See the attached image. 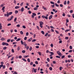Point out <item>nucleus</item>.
I'll return each instance as SVG.
<instances>
[{
	"label": "nucleus",
	"mask_w": 74,
	"mask_h": 74,
	"mask_svg": "<svg viewBox=\"0 0 74 74\" xmlns=\"http://www.w3.org/2000/svg\"><path fill=\"white\" fill-rule=\"evenodd\" d=\"M57 54H58V55H60V56H62V55H62V54L60 52V51H57Z\"/></svg>",
	"instance_id": "obj_1"
},
{
	"label": "nucleus",
	"mask_w": 74,
	"mask_h": 74,
	"mask_svg": "<svg viewBox=\"0 0 74 74\" xmlns=\"http://www.w3.org/2000/svg\"><path fill=\"white\" fill-rule=\"evenodd\" d=\"M53 16L52 15H50L49 17V19H52V17Z\"/></svg>",
	"instance_id": "obj_2"
},
{
	"label": "nucleus",
	"mask_w": 74,
	"mask_h": 74,
	"mask_svg": "<svg viewBox=\"0 0 74 74\" xmlns=\"http://www.w3.org/2000/svg\"><path fill=\"white\" fill-rule=\"evenodd\" d=\"M23 45H25V47H27V44L25 42H24V44Z\"/></svg>",
	"instance_id": "obj_3"
},
{
	"label": "nucleus",
	"mask_w": 74,
	"mask_h": 74,
	"mask_svg": "<svg viewBox=\"0 0 74 74\" xmlns=\"http://www.w3.org/2000/svg\"><path fill=\"white\" fill-rule=\"evenodd\" d=\"M20 8V7L18 6H17L15 7V9H18V8Z\"/></svg>",
	"instance_id": "obj_4"
},
{
	"label": "nucleus",
	"mask_w": 74,
	"mask_h": 74,
	"mask_svg": "<svg viewBox=\"0 0 74 74\" xmlns=\"http://www.w3.org/2000/svg\"><path fill=\"white\" fill-rule=\"evenodd\" d=\"M21 12H23L24 11V8L23 7L21 9ZM21 10H20V11Z\"/></svg>",
	"instance_id": "obj_5"
},
{
	"label": "nucleus",
	"mask_w": 74,
	"mask_h": 74,
	"mask_svg": "<svg viewBox=\"0 0 74 74\" xmlns=\"http://www.w3.org/2000/svg\"><path fill=\"white\" fill-rule=\"evenodd\" d=\"M32 40V38H31L29 39L28 40V41L29 42H30Z\"/></svg>",
	"instance_id": "obj_6"
},
{
	"label": "nucleus",
	"mask_w": 74,
	"mask_h": 74,
	"mask_svg": "<svg viewBox=\"0 0 74 74\" xmlns=\"http://www.w3.org/2000/svg\"><path fill=\"white\" fill-rule=\"evenodd\" d=\"M39 23H40V25H43L44 24V23L42 21H40L39 22Z\"/></svg>",
	"instance_id": "obj_7"
},
{
	"label": "nucleus",
	"mask_w": 74,
	"mask_h": 74,
	"mask_svg": "<svg viewBox=\"0 0 74 74\" xmlns=\"http://www.w3.org/2000/svg\"><path fill=\"white\" fill-rule=\"evenodd\" d=\"M21 44H22V45H23L24 44V42H23V41L22 40H21Z\"/></svg>",
	"instance_id": "obj_8"
},
{
	"label": "nucleus",
	"mask_w": 74,
	"mask_h": 74,
	"mask_svg": "<svg viewBox=\"0 0 74 74\" xmlns=\"http://www.w3.org/2000/svg\"><path fill=\"white\" fill-rule=\"evenodd\" d=\"M5 40V38H2L1 39V40Z\"/></svg>",
	"instance_id": "obj_9"
},
{
	"label": "nucleus",
	"mask_w": 74,
	"mask_h": 74,
	"mask_svg": "<svg viewBox=\"0 0 74 74\" xmlns=\"http://www.w3.org/2000/svg\"><path fill=\"white\" fill-rule=\"evenodd\" d=\"M29 56V55L25 56H23V58H27V57H28Z\"/></svg>",
	"instance_id": "obj_10"
},
{
	"label": "nucleus",
	"mask_w": 74,
	"mask_h": 74,
	"mask_svg": "<svg viewBox=\"0 0 74 74\" xmlns=\"http://www.w3.org/2000/svg\"><path fill=\"white\" fill-rule=\"evenodd\" d=\"M37 69H34V70L33 71L36 73V72H37Z\"/></svg>",
	"instance_id": "obj_11"
},
{
	"label": "nucleus",
	"mask_w": 74,
	"mask_h": 74,
	"mask_svg": "<svg viewBox=\"0 0 74 74\" xmlns=\"http://www.w3.org/2000/svg\"><path fill=\"white\" fill-rule=\"evenodd\" d=\"M21 40V38H18L17 39V40H16V41H19Z\"/></svg>",
	"instance_id": "obj_12"
},
{
	"label": "nucleus",
	"mask_w": 74,
	"mask_h": 74,
	"mask_svg": "<svg viewBox=\"0 0 74 74\" xmlns=\"http://www.w3.org/2000/svg\"><path fill=\"white\" fill-rule=\"evenodd\" d=\"M15 14H18V11L17 10L15 11Z\"/></svg>",
	"instance_id": "obj_13"
},
{
	"label": "nucleus",
	"mask_w": 74,
	"mask_h": 74,
	"mask_svg": "<svg viewBox=\"0 0 74 74\" xmlns=\"http://www.w3.org/2000/svg\"><path fill=\"white\" fill-rule=\"evenodd\" d=\"M22 60H23V61H24L25 62H26L27 61L26 60V59L24 58H22Z\"/></svg>",
	"instance_id": "obj_14"
},
{
	"label": "nucleus",
	"mask_w": 74,
	"mask_h": 74,
	"mask_svg": "<svg viewBox=\"0 0 74 74\" xmlns=\"http://www.w3.org/2000/svg\"><path fill=\"white\" fill-rule=\"evenodd\" d=\"M22 52L23 53H25L26 52V51L25 50H23L22 51Z\"/></svg>",
	"instance_id": "obj_15"
},
{
	"label": "nucleus",
	"mask_w": 74,
	"mask_h": 74,
	"mask_svg": "<svg viewBox=\"0 0 74 74\" xmlns=\"http://www.w3.org/2000/svg\"><path fill=\"white\" fill-rule=\"evenodd\" d=\"M3 49L4 50H5V49H7V47H3Z\"/></svg>",
	"instance_id": "obj_16"
},
{
	"label": "nucleus",
	"mask_w": 74,
	"mask_h": 74,
	"mask_svg": "<svg viewBox=\"0 0 74 74\" xmlns=\"http://www.w3.org/2000/svg\"><path fill=\"white\" fill-rule=\"evenodd\" d=\"M65 58V56H64V55H63L62 56L61 58L63 59V58Z\"/></svg>",
	"instance_id": "obj_17"
},
{
	"label": "nucleus",
	"mask_w": 74,
	"mask_h": 74,
	"mask_svg": "<svg viewBox=\"0 0 74 74\" xmlns=\"http://www.w3.org/2000/svg\"><path fill=\"white\" fill-rule=\"evenodd\" d=\"M5 9V7H3L2 9V10H3V11H4V9Z\"/></svg>",
	"instance_id": "obj_18"
},
{
	"label": "nucleus",
	"mask_w": 74,
	"mask_h": 74,
	"mask_svg": "<svg viewBox=\"0 0 74 74\" xmlns=\"http://www.w3.org/2000/svg\"><path fill=\"white\" fill-rule=\"evenodd\" d=\"M17 51H19L20 50V47H17Z\"/></svg>",
	"instance_id": "obj_19"
},
{
	"label": "nucleus",
	"mask_w": 74,
	"mask_h": 74,
	"mask_svg": "<svg viewBox=\"0 0 74 74\" xmlns=\"http://www.w3.org/2000/svg\"><path fill=\"white\" fill-rule=\"evenodd\" d=\"M41 33L42 34H45V33H44V32L43 31H41Z\"/></svg>",
	"instance_id": "obj_20"
},
{
	"label": "nucleus",
	"mask_w": 74,
	"mask_h": 74,
	"mask_svg": "<svg viewBox=\"0 0 74 74\" xmlns=\"http://www.w3.org/2000/svg\"><path fill=\"white\" fill-rule=\"evenodd\" d=\"M9 44L8 43H7V42H5V45H7V46H8Z\"/></svg>",
	"instance_id": "obj_21"
},
{
	"label": "nucleus",
	"mask_w": 74,
	"mask_h": 74,
	"mask_svg": "<svg viewBox=\"0 0 74 74\" xmlns=\"http://www.w3.org/2000/svg\"><path fill=\"white\" fill-rule=\"evenodd\" d=\"M29 50L30 51H32V47H30L29 49Z\"/></svg>",
	"instance_id": "obj_22"
},
{
	"label": "nucleus",
	"mask_w": 74,
	"mask_h": 74,
	"mask_svg": "<svg viewBox=\"0 0 74 74\" xmlns=\"http://www.w3.org/2000/svg\"><path fill=\"white\" fill-rule=\"evenodd\" d=\"M34 10H38V8H37L36 7L34 8Z\"/></svg>",
	"instance_id": "obj_23"
},
{
	"label": "nucleus",
	"mask_w": 74,
	"mask_h": 74,
	"mask_svg": "<svg viewBox=\"0 0 74 74\" xmlns=\"http://www.w3.org/2000/svg\"><path fill=\"white\" fill-rule=\"evenodd\" d=\"M40 27H41V28H42V27H43V26H42V25L40 24Z\"/></svg>",
	"instance_id": "obj_24"
},
{
	"label": "nucleus",
	"mask_w": 74,
	"mask_h": 74,
	"mask_svg": "<svg viewBox=\"0 0 74 74\" xmlns=\"http://www.w3.org/2000/svg\"><path fill=\"white\" fill-rule=\"evenodd\" d=\"M55 5L56 6V7H59V5H58V4H57V3H55Z\"/></svg>",
	"instance_id": "obj_25"
},
{
	"label": "nucleus",
	"mask_w": 74,
	"mask_h": 74,
	"mask_svg": "<svg viewBox=\"0 0 74 74\" xmlns=\"http://www.w3.org/2000/svg\"><path fill=\"white\" fill-rule=\"evenodd\" d=\"M33 15L34 16H36V14L34 13H32Z\"/></svg>",
	"instance_id": "obj_26"
},
{
	"label": "nucleus",
	"mask_w": 74,
	"mask_h": 74,
	"mask_svg": "<svg viewBox=\"0 0 74 74\" xmlns=\"http://www.w3.org/2000/svg\"><path fill=\"white\" fill-rule=\"evenodd\" d=\"M12 14V12H10L8 13L9 15H11V14Z\"/></svg>",
	"instance_id": "obj_27"
},
{
	"label": "nucleus",
	"mask_w": 74,
	"mask_h": 74,
	"mask_svg": "<svg viewBox=\"0 0 74 74\" xmlns=\"http://www.w3.org/2000/svg\"><path fill=\"white\" fill-rule=\"evenodd\" d=\"M16 27H20V25L18 24L16 25Z\"/></svg>",
	"instance_id": "obj_28"
},
{
	"label": "nucleus",
	"mask_w": 74,
	"mask_h": 74,
	"mask_svg": "<svg viewBox=\"0 0 74 74\" xmlns=\"http://www.w3.org/2000/svg\"><path fill=\"white\" fill-rule=\"evenodd\" d=\"M62 66H61L60 67V68H59V69H60V71H62Z\"/></svg>",
	"instance_id": "obj_29"
},
{
	"label": "nucleus",
	"mask_w": 74,
	"mask_h": 74,
	"mask_svg": "<svg viewBox=\"0 0 74 74\" xmlns=\"http://www.w3.org/2000/svg\"><path fill=\"white\" fill-rule=\"evenodd\" d=\"M69 48H70V49H73V47H72V46H70L69 47Z\"/></svg>",
	"instance_id": "obj_30"
},
{
	"label": "nucleus",
	"mask_w": 74,
	"mask_h": 74,
	"mask_svg": "<svg viewBox=\"0 0 74 74\" xmlns=\"http://www.w3.org/2000/svg\"><path fill=\"white\" fill-rule=\"evenodd\" d=\"M66 23H67V22H69V19H66Z\"/></svg>",
	"instance_id": "obj_31"
},
{
	"label": "nucleus",
	"mask_w": 74,
	"mask_h": 74,
	"mask_svg": "<svg viewBox=\"0 0 74 74\" xmlns=\"http://www.w3.org/2000/svg\"><path fill=\"white\" fill-rule=\"evenodd\" d=\"M33 62H31L30 63V65H33Z\"/></svg>",
	"instance_id": "obj_32"
},
{
	"label": "nucleus",
	"mask_w": 74,
	"mask_h": 74,
	"mask_svg": "<svg viewBox=\"0 0 74 74\" xmlns=\"http://www.w3.org/2000/svg\"><path fill=\"white\" fill-rule=\"evenodd\" d=\"M5 42H3L2 43V45H5Z\"/></svg>",
	"instance_id": "obj_33"
},
{
	"label": "nucleus",
	"mask_w": 74,
	"mask_h": 74,
	"mask_svg": "<svg viewBox=\"0 0 74 74\" xmlns=\"http://www.w3.org/2000/svg\"><path fill=\"white\" fill-rule=\"evenodd\" d=\"M16 18H15L14 20V21L15 22H16Z\"/></svg>",
	"instance_id": "obj_34"
},
{
	"label": "nucleus",
	"mask_w": 74,
	"mask_h": 74,
	"mask_svg": "<svg viewBox=\"0 0 74 74\" xmlns=\"http://www.w3.org/2000/svg\"><path fill=\"white\" fill-rule=\"evenodd\" d=\"M8 21H11V20L10 18H8L7 19Z\"/></svg>",
	"instance_id": "obj_35"
},
{
	"label": "nucleus",
	"mask_w": 74,
	"mask_h": 74,
	"mask_svg": "<svg viewBox=\"0 0 74 74\" xmlns=\"http://www.w3.org/2000/svg\"><path fill=\"white\" fill-rule=\"evenodd\" d=\"M49 69L50 70H52V67H50L49 68Z\"/></svg>",
	"instance_id": "obj_36"
},
{
	"label": "nucleus",
	"mask_w": 74,
	"mask_h": 74,
	"mask_svg": "<svg viewBox=\"0 0 74 74\" xmlns=\"http://www.w3.org/2000/svg\"><path fill=\"white\" fill-rule=\"evenodd\" d=\"M65 40H68L69 39V37H65Z\"/></svg>",
	"instance_id": "obj_37"
},
{
	"label": "nucleus",
	"mask_w": 74,
	"mask_h": 74,
	"mask_svg": "<svg viewBox=\"0 0 74 74\" xmlns=\"http://www.w3.org/2000/svg\"><path fill=\"white\" fill-rule=\"evenodd\" d=\"M20 33L21 34H23V32L21 31H20Z\"/></svg>",
	"instance_id": "obj_38"
},
{
	"label": "nucleus",
	"mask_w": 74,
	"mask_h": 74,
	"mask_svg": "<svg viewBox=\"0 0 74 74\" xmlns=\"http://www.w3.org/2000/svg\"><path fill=\"white\" fill-rule=\"evenodd\" d=\"M27 61L28 62H30V59H29V58H28Z\"/></svg>",
	"instance_id": "obj_39"
},
{
	"label": "nucleus",
	"mask_w": 74,
	"mask_h": 74,
	"mask_svg": "<svg viewBox=\"0 0 74 74\" xmlns=\"http://www.w3.org/2000/svg\"><path fill=\"white\" fill-rule=\"evenodd\" d=\"M36 41V40L34 39L32 40V42H35Z\"/></svg>",
	"instance_id": "obj_40"
},
{
	"label": "nucleus",
	"mask_w": 74,
	"mask_h": 74,
	"mask_svg": "<svg viewBox=\"0 0 74 74\" xmlns=\"http://www.w3.org/2000/svg\"><path fill=\"white\" fill-rule=\"evenodd\" d=\"M3 69H5V65H3Z\"/></svg>",
	"instance_id": "obj_41"
},
{
	"label": "nucleus",
	"mask_w": 74,
	"mask_h": 74,
	"mask_svg": "<svg viewBox=\"0 0 74 74\" xmlns=\"http://www.w3.org/2000/svg\"><path fill=\"white\" fill-rule=\"evenodd\" d=\"M50 3H51V4H55V3L52 1L50 2Z\"/></svg>",
	"instance_id": "obj_42"
},
{
	"label": "nucleus",
	"mask_w": 74,
	"mask_h": 74,
	"mask_svg": "<svg viewBox=\"0 0 74 74\" xmlns=\"http://www.w3.org/2000/svg\"><path fill=\"white\" fill-rule=\"evenodd\" d=\"M23 2H22V3H21L20 4L21 6H22V5H23Z\"/></svg>",
	"instance_id": "obj_43"
},
{
	"label": "nucleus",
	"mask_w": 74,
	"mask_h": 74,
	"mask_svg": "<svg viewBox=\"0 0 74 74\" xmlns=\"http://www.w3.org/2000/svg\"><path fill=\"white\" fill-rule=\"evenodd\" d=\"M13 18H14V16H12L11 17L10 19H11V20H12Z\"/></svg>",
	"instance_id": "obj_44"
},
{
	"label": "nucleus",
	"mask_w": 74,
	"mask_h": 74,
	"mask_svg": "<svg viewBox=\"0 0 74 74\" xmlns=\"http://www.w3.org/2000/svg\"><path fill=\"white\" fill-rule=\"evenodd\" d=\"M43 8L45 10H47V8H45V7H44V6H43Z\"/></svg>",
	"instance_id": "obj_45"
},
{
	"label": "nucleus",
	"mask_w": 74,
	"mask_h": 74,
	"mask_svg": "<svg viewBox=\"0 0 74 74\" xmlns=\"http://www.w3.org/2000/svg\"><path fill=\"white\" fill-rule=\"evenodd\" d=\"M56 57L57 58H60V57H59V56H56Z\"/></svg>",
	"instance_id": "obj_46"
},
{
	"label": "nucleus",
	"mask_w": 74,
	"mask_h": 74,
	"mask_svg": "<svg viewBox=\"0 0 74 74\" xmlns=\"http://www.w3.org/2000/svg\"><path fill=\"white\" fill-rule=\"evenodd\" d=\"M18 58L19 59H21V58H22V56H18Z\"/></svg>",
	"instance_id": "obj_47"
},
{
	"label": "nucleus",
	"mask_w": 74,
	"mask_h": 74,
	"mask_svg": "<svg viewBox=\"0 0 74 74\" xmlns=\"http://www.w3.org/2000/svg\"><path fill=\"white\" fill-rule=\"evenodd\" d=\"M23 27L24 29H26V26L25 25L23 26Z\"/></svg>",
	"instance_id": "obj_48"
},
{
	"label": "nucleus",
	"mask_w": 74,
	"mask_h": 74,
	"mask_svg": "<svg viewBox=\"0 0 74 74\" xmlns=\"http://www.w3.org/2000/svg\"><path fill=\"white\" fill-rule=\"evenodd\" d=\"M24 40H27V37H25L24 38Z\"/></svg>",
	"instance_id": "obj_49"
},
{
	"label": "nucleus",
	"mask_w": 74,
	"mask_h": 74,
	"mask_svg": "<svg viewBox=\"0 0 74 74\" xmlns=\"http://www.w3.org/2000/svg\"><path fill=\"white\" fill-rule=\"evenodd\" d=\"M47 60L48 62H49V61H50V60H49V58H47Z\"/></svg>",
	"instance_id": "obj_50"
},
{
	"label": "nucleus",
	"mask_w": 74,
	"mask_h": 74,
	"mask_svg": "<svg viewBox=\"0 0 74 74\" xmlns=\"http://www.w3.org/2000/svg\"><path fill=\"white\" fill-rule=\"evenodd\" d=\"M29 35V33L28 32H27L26 33V36H27Z\"/></svg>",
	"instance_id": "obj_51"
},
{
	"label": "nucleus",
	"mask_w": 74,
	"mask_h": 74,
	"mask_svg": "<svg viewBox=\"0 0 74 74\" xmlns=\"http://www.w3.org/2000/svg\"><path fill=\"white\" fill-rule=\"evenodd\" d=\"M11 56H12V55H11L9 56L8 57V59H9V58H11Z\"/></svg>",
	"instance_id": "obj_52"
},
{
	"label": "nucleus",
	"mask_w": 74,
	"mask_h": 74,
	"mask_svg": "<svg viewBox=\"0 0 74 74\" xmlns=\"http://www.w3.org/2000/svg\"><path fill=\"white\" fill-rule=\"evenodd\" d=\"M51 47H53V45L52 44H51Z\"/></svg>",
	"instance_id": "obj_53"
},
{
	"label": "nucleus",
	"mask_w": 74,
	"mask_h": 74,
	"mask_svg": "<svg viewBox=\"0 0 74 74\" xmlns=\"http://www.w3.org/2000/svg\"><path fill=\"white\" fill-rule=\"evenodd\" d=\"M60 6L61 7H63V6L62 4H60Z\"/></svg>",
	"instance_id": "obj_54"
},
{
	"label": "nucleus",
	"mask_w": 74,
	"mask_h": 74,
	"mask_svg": "<svg viewBox=\"0 0 74 74\" xmlns=\"http://www.w3.org/2000/svg\"><path fill=\"white\" fill-rule=\"evenodd\" d=\"M53 64H55V63H56V61H53Z\"/></svg>",
	"instance_id": "obj_55"
},
{
	"label": "nucleus",
	"mask_w": 74,
	"mask_h": 74,
	"mask_svg": "<svg viewBox=\"0 0 74 74\" xmlns=\"http://www.w3.org/2000/svg\"><path fill=\"white\" fill-rule=\"evenodd\" d=\"M3 6H4V4H2L1 5L0 7H3Z\"/></svg>",
	"instance_id": "obj_56"
},
{
	"label": "nucleus",
	"mask_w": 74,
	"mask_h": 74,
	"mask_svg": "<svg viewBox=\"0 0 74 74\" xmlns=\"http://www.w3.org/2000/svg\"><path fill=\"white\" fill-rule=\"evenodd\" d=\"M73 10H71L70 11V13H73Z\"/></svg>",
	"instance_id": "obj_57"
},
{
	"label": "nucleus",
	"mask_w": 74,
	"mask_h": 74,
	"mask_svg": "<svg viewBox=\"0 0 74 74\" xmlns=\"http://www.w3.org/2000/svg\"><path fill=\"white\" fill-rule=\"evenodd\" d=\"M50 53L51 54V55H53V52H50Z\"/></svg>",
	"instance_id": "obj_58"
},
{
	"label": "nucleus",
	"mask_w": 74,
	"mask_h": 74,
	"mask_svg": "<svg viewBox=\"0 0 74 74\" xmlns=\"http://www.w3.org/2000/svg\"><path fill=\"white\" fill-rule=\"evenodd\" d=\"M35 63L36 64H38V62L37 61H36Z\"/></svg>",
	"instance_id": "obj_59"
},
{
	"label": "nucleus",
	"mask_w": 74,
	"mask_h": 74,
	"mask_svg": "<svg viewBox=\"0 0 74 74\" xmlns=\"http://www.w3.org/2000/svg\"><path fill=\"white\" fill-rule=\"evenodd\" d=\"M12 52H13L14 53V49H12Z\"/></svg>",
	"instance_id": "obj_60"
},
{
	"label": "nucleus",
	"mask_w": 74,
	"mask_h": 74,
	"mask_svg": "<svg viewBox=\"0 0 74 74\" xmlns=\"http://www.w3.org/2000/svg\"><path fill=\"white\" fill-rule=\"evenodd\" d=\"M62 40H60L59 41V43H60V44H61V43H62Z\"/></svg>",
	"instance_id": "obj_61"
},
{
	"label": "nucleus",
	"mask_w": 74,
	"mask_h": 74,
	"mask_svg": "<svg viewBox=\"0 0 74 74\" xmlns=\"http://www.w3.org/2000/svg\"><path fill=\"white\" fill-rule=\"evenodd\" d=\"M64 5H66V1H65L64 2Z\"/></svg>",
	"instance_id": "obj_62"
},
{
	"label": "nucleus",
	"mask_w": 74,
	"mask_h": 74,
	"mask_svg": "<svg viewBox=\"0 0 74 74\" xmlns=\"http://www.w3.org/2000/svg\"><path fill=\"white\" fill-rule=\"evenodd\" d=\"M28 13L29 14H31L32 13V12L30 11H28Z\"/></svg>",
	"instance_id": "obj_63"
},
{
	"label": "nucleus",
	"mask_w": 74,
	"mask_h": 74,
	"mask_svg": "<svg viewBox=\"0 0 74 74\" xmlns=\"http://www.w3.org/2000/svg\"><path fill=\"white\" fill-rule=\"evenodd\" d=\"M36 48H39V46H36Z\"/></svg>",
	"instance_id": "obj_64"
}]
</instances>
